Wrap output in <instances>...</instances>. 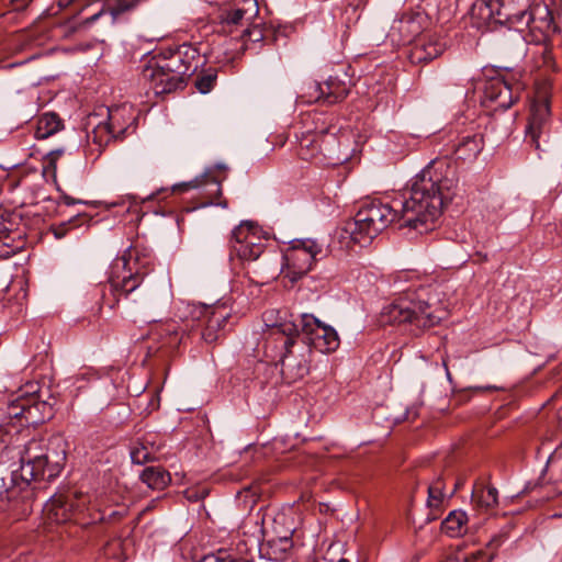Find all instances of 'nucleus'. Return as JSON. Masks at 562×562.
I'll return each mask as SVG.
<instances>
[{
	"mask_svg": "<svg viewBox=\"0 0 562 562\" xmlns=\"http://www.w3.org/2000/svg\"><path fill=\"white\" fill-rule=\"evenodd\" d=\"M457 186V166L448 158L434 159L416 176L409 198L400 202L401 212L380 200L364 202L341 228L340 238L367 246L397 218L419 233L431 231Z\"/></svg>",
	"mask_w": 562,
	"mask_h": 562,
	"instance_id": "obj_1",
	"label": "nucleus"
},
{
	"mask_svg": "<svg viewBox=\"0 0 562 562\" xmlns=\"http://www.w3.org/2000/svg\"><path fill=\"white\" fill-rule=\"evenodd\" d=\"M150 258L138 249L130 247L110 267L106 283L101 285L102 303L114 308L122 299L133 303L147 296L144 279L150 270Z\"/></svg>",
	"mask_w": 562,
	"mask_h": 562,
	"instance_id": "obj_2",
	"label": "nucleus"
},
{
	"mask_svg": "<svg viewBox=\"0 0 562 562\" xmlns=\"http://www.w3.org/2000/svg\"><path fill=\"white\" fill-rule=\"evenodd\" d=\"M446 316L440 301L431 297L428 289H419L412 296L400 297L385 306L380 322L383 325L409 323L417 329H425L438 325Z\"/></svg>",
	"mask_w": 562,
	"mask_h": 562,
	"instance_id": "obj_3",
	"label": "nucleus"
},
{
	"mask_svg": "<svg viewBox=\"0 0 562 562\" xmlns=\"http://www.w3.org/2000/svg\"><path fill=\"white\" fill-rule=\"evenodd\" d=\"M299 325L292 319L274 323L270 326L267 340L280 342L283 350L280 359L281 374L286 383H294L303 379L310 371V348L304 352L295 353L293 347L296 344Z\"/></svg>",
	"mask_w": 562,
	"mask_h": 562,
	"instance_id": "obj_4",
	"label": "nucleus"
},
{
	"mask_svg": "<svg viewBox=\"0 0 562 562\" xmlns=\"http://www.w3.org/2000/svg\"><path fill=\"white\" fill-rule=\"evenodd\" d=\"M303 342L323 353L335 351L340 344L337 331L312 314H302L294 321Z\"/></svg>",
	"mask_w": 562,
	"mask_h": 562,
	"instance_id": "obj_5",
	"label": "nucleus"
},
{
	"mask_svg": "<svg viewBox=\"0 0 562 562\" xmlns=\"http://www.w3.org/2000/svg\"><path fill=\"white\" fill-rule=\"evenodd\" d=\"M259 233V228L251 222L235 227L231 238V256L235 255L243 262L257 260L266 248Z\"/></svg>",
	"mask_w": 562,
	"mask_h": 562,
	"instance_id": "obj_6",
	"label": "nucleus"
},
{
	"mask_svg": "<svg viewBox=\"0 0 562 562\" xmlns=\"http://www.w3.org/2000/svg\"><path fill=\"white\" fill-rule=\"evenodd\" d=\"M550 105L547 99L536 100L530 108L526 127V142L538 151H546L550 144Z\"/></svg>",
	"mask_w": 562,
	"mask_h": 562,
	"instance_id": "obj_7",
	"label": "nucleus"
},
{
	"mask_svg": "<svg viewBox=\"0 0 562 562\" xmlns=\"http://www.w3.org/2000/svg\"><path fill=\"white\" fill-rule=\"evenodd\" d=\"M323 251L322 246L313 239L295 240L292 248L285 255L286 277L295 282L308 271Z\"/></svg>",
	"mask_w": 562,
	"mask_h": 562,
	"instance_id": "obj_8",
	"label": "nucleus"
},
{
	"mask_svg": "<svg viewBox=\"0 0 562 562\" xmlns=\"http://www.w3.org/2000/svg\"><path fill=\"white\" fill-rule=\"evenodd\" d=\"M192 319L198 322L196 327L201 328V338L212 344L225 331L231 313L225 305L196 306L191 312Z\"/></svg>",
	"mask_w": 562,
	"mask_h": 562,
	"instance_id": "obj_9",
	"label": "nucleus"
},
{
	"mask_svg": "<svg viewBox=\"0 0 562 562\" xmlns=\"http://www.w3.org/2000/svg\"><path fill=\"white\" fill-rule=\"evenodd\" d=\"M522 25L529 29L532 43H547L551 41L552 35L560 32V27L554 23L551 10L542 3L529 8Z\"/></svg>",
	"mask_w": 562,
	"mask_h": 562,
	"instance_id": "obj_10",
	"label": "nucleus"
},
{
	"mask_svg": "<svg viewBox=\"0 0 562 562\" xmlns=\"http://www.w3.org/2000/svg\"><path fill=\"white\" fill-rule=\"evenodd\" d=\"M46 443L43 439L32 438L20 452V477L22 482L30 484L43 477L42 460L45 454Z\"/></svg>",
	"mask_w": 562,
	"mask_h": 562,
	"instance_id": "obj_11",
	"label": "nucleus"
},
{
	"mask_svg": "<svg viewBox=\"0 0 562 562\" xmlns=\"http://www.w3.org/2000/svg\"><path fill=\"white\" fill-rule=\"evenodd\" d=\"M198 57V53L190 46L182 45L168 55L156 57L151 60L158 64V68L172 72L184 80L187 76L193 74L198 65L193 64V60Z\"/></svg>",
	"mask_w": 562,
	"mask_h": 562,
	"instance_id": "obj_12",
	"label": "nucleus"
},
{
	"mask_svg": "<svg viewBox=\"0 0 562 562\" xmlns=\"http://www.w3.org/2000/svg\"><path fill=\"white\" fill-rule=\"evenodd\" d=\"M67 442L61 436H54L46 442L45 454L42 460L43 477L52 481L59 475L66 464Z\"/></svg>",
	"mask_w": 562,
	"mask_h": 562,
	"instance_id": "obj_13",
	"label": "nucleus"
},
{
	"mask_svg": "<svg viewBox=\"0 0 562 562\" xmlns=\"http://www.w3.org/2000/svg\"><path fill=\"white\" fill-rule=\"evenodd\" d=\"M446 42L435 34H422L414 40L407 57L412 64H427L446 50Z\"/></svg>",
	"mask_w": 562,
	"mask_h": 562,
	"instance_id": "obj_14",
	"label": "nucleus"
},
{
	"mask_svg": "<svg viewBox=\"0 0 562 562\" xmlns=\"http://www.w3.org/2000/svg\"><path fill=\"white\" fill-rule=\"evenodd\" d=\"M423 16L417 14H403L400 19L394 20L387 36L393 43L409 44L419 37L423 32Z\"/></svg>",
	"mask_w": 562,
	"mask_h": 562,
	"instance_id": "obj_15",
	"label": "nucleus"
},
{
	"mask_svg": "<svg viewBox=\"0 0 562 562\" xmlns=\"http://www.w3.org/2000/svg\"><path fill=\"white\" fill-rule=\"evenodd\" d=\"M143 76L146 80L150 81L155 94L171 93L183 89L186 85V80L172 72L158 68V64L153 61L144 69Z\"/></svg>",
	"mask_w": 562,
	"mask_h": 562,
	"instance_id": "obj_16",
	"label": "nucleus"
},
{
	"mask_svg": "<svg viewBox=\"0 0 562 562\" xmlns=\"http://www.w3.org/2000/svg\"><path fill=\"white\" fill-rule=\"evenodd\" d=\"M317 134L319 155L324 157L326 164L340 165L350 158L347 150H341V142L335 133L329 132V130H322Z\"/></svg>",
	"mask_w": 562,
	"mask_h": 562,
	"instance_id": "obj_17",
	"label": "nucleus"
},
{
	"mask_svg": "<svg viewBox=\"0 0 562 562\" xmlns=\"http://www.w3.org/2000/svg\"><path fill=\"white\" fill-rule=\"evenodd\" d=\"M529 8L527 2L519 5L518 0H497L496 22L501 25L522 26Z\"/></svg>",
	"mask_w": 562,
	"mask_h": 562,
	"instance_id": "obj_18",
	"label": "nucleus"
},
{
	"mask_svg": "<svg viewBox=\"0 0 562 562\" xmlns=\"http://www.w3.org/2000/svg\"><path fill=\"white\" fill-rule=\"evenodd\" d=\"M311 88L315 89V98H323L327 105L342 101L349 93L347 83L331 76L324 83L314 82Z\"/></svg>",
	"mask_w": 562,
	"mask_h": 562,
	"instance_id": "obj_19",
	"label": "nucleus"
},
{
	"mask_svg": "<svg viewBox=\"0 0 562 562\" xmlns=\"http://www.w3.org/2000/svg\"><path fill=\"white\" fill-rule=\"evenodd\" d=\"M485 98L497 104V108L507 110L518 99V93L514 92L513 87L504 79H494L485 86Z\"/></svg>",
	"mask_w": 562,
	"mask_h": 562,
	"instance_id": "obj_20",
	"label": "nucleus"
},
{
	"mask_svg": "<svg viewBox=\"0 0 562 562\" xmlns=\"http://www.w3.org/2000/svg\"><path fill=\"white\" fill-rule=\"evenodd\" d=\"M76 506L68 495H54L45 504L44 513L46 518L56 524H64L71 519Z\"/></svg>",
	"mask_w": 562,
	"mask_h": 562,
	"instance_id": "obj_21",
	"label": "nucleus"
},
{
	"mask_svg": "<svg viewBox=\"0 0 562 562\" xmlns=\"http://www.w3.org/2000/svg\"><path fill=\"white\" fill-rule=\"evenodd\" d=\"M293 548L292 531H285L279 538H263L259 552L272 561H283Z\"/></svg>",
	"mask_w": 562,
	"mask_h": 562,
	"instance_id": "obj_22",
	"label": "nucleus"
},
{
	"mask_svg": "<svg viewBox=\"0 0 562 562\" xmlns=\"http://www.w3.org/2000/svg\"><path fill=\"white\" fill-rule=\"evenodd\" d=\"M484 147L483 136L480 133L462 136L454 146L457 159L473 160Z\"/></svg>",
	"mask_w": 562,
	"mask_h": 562,
	"instance_id": "obj_23",
	"label": "nucleus"
},
{
	"mask_svg": "<svg viewBox=\"0 0 562 562\" xmlns=\"http://www.w3.org/2000/svg\"><path fill=\"white\" fill-rule=\"evenodd\" d=\"M497 0H474L471 5V18L477 26L498 24L496 22Z\"/></svg>",
	"mask_w": 562,
	"mask_h": 562,
	"instance_id": "obj_24",
	"label": "nucleus"
},
{
	"mask_svg": "<svg viewBox=\"0 0 562 562\" xmlns=\"http://www.w3.org/2000/svg\"><path fill=\"white\" fill-rule=\"evenodd\" d=\"M15 224L10 212L0 210V259L10 258L15 254V249L8 241Z\"/></svg>",
	"mask_w": 562,
	"mask_h": 562,
	"instance_id": "obj_25",
	"label": "nucleus"
},
{
	"mask_svg": "<svg viewBox=\"0 0 562 562\" xmlns=\"http://www.w3.org/2000/svg\"><path fill=\"white\" fill-rule=\"evenodd\" d=\"M472 503L480 509H493L498 504V491L492 485L476 484L472 492Z\"/></svg>",
	"mask_w": 562,
	"mask_h": 562,
	"instance_id": "obj_26",
	"label": "nucleus"
},
{
	"mask_svg": "<svg viewBox=\"0 0 562 562\" xmlns=\"http://www.w3.org/2000/svg\"><path fill=\"white\" fill-rule=\"evenodd\" d=\"M140 480L149 488L162 491L171 482V475L161 467H147L140 474Z\"/></svg>",
	"mask_w": 562,
	"mask_h": 562,
	"instance_id": "obj_27",
	"label": "nucleus"
},
{
	"mask_svg": "<svg viewBox=\"0 0 562 562\" xmlns=\"http://www.w3.org/2000/svg\"><path fill=\"white\" fill-rule=\"evenodd\" d=\"M10 417H23L27 423L40 424L42 423V417L40 415V411L36 407L35 401L30 403V401H16L13 402L9 406L8 412Z\"/></svg>",
	"mask_w": 562,
	"mask_h": 562,
	"instance_id": "obj_28",
	"label": "nucleus"
},
{
	"mask_svg": "<svg viewBox=\"0 0 562 562\" xmlns=\"http://www.w3.org/2000/svg\"><path fill=\"white\" fill-rule=\"evenodd\" d=\"M23 485H27L22 482L20 477V468L10 470L4 463L0 464V499L4 496L10 498L9 494L14 487L23 488Z\"/></svg>",
	"mask_w": 562,
	"mask_h": 562,
	"instance_id": "obj_29",
	"label": "nucleus"
},
{
	"mask_svg": "<svg viewBox=\"0 0 562 562\" xmlns=\"http://www.w3.org/2000/svg\"><path fill=\"white\" fill-rule=\"evenodd\" d=\"M244 2L247 5L246 8L221 13L220 19L224 26L239 24L246 14H249L248 19L258 14L259 8L257 0H244Z\"/></svg>",
	"mask_w": 562,
	"mask_h": 562,
	"instance_id": "obj_30",
	"label": "nucleus"
},
{
	"mask_svg": "<svg viewBox=\"0 0 562 562\" xmlns=\"http://www.w3.org/2000/svg\"><path fill=\"white\" fill-rule=\"evenodd\" d=\"M63 127V121L56 113H44L37 121L35 136L38 139H45L60 131Z\"/></svg>",
	"mask_w": 562,
	"mask_h": 562,
	"instance_id": "obj_31",
	"label": "nucleus"
},
{
	"mask_svg": "<svg viewBox=\"0 0 562 562\" xmlns=\"http://www.w3.org/2000/svg\"><path fill=\"white\" fill-rule=\"evenodd\" d=\"M318 134L306 133L304 134L300 140L297 146V155L303 160H314L319 157V147H318Z\"/></svg>",
	"mask_w": 562,
	"mask_h": 562,
	"instance_id": "obj_32",
	"label": "nucleus"
},
{
	"mask_svg": "<svg viewBox=\"0 0 562 562\" xmlns=\"http://www.w3.org/2000/svg\"><path fill=\"white\" fill-rule=\"evenodd\" d=\"M468 521L463 510H452L441 524V530L450 537H459L465 530Z\"/></svg>",
	"mask_w": 562,
	"mask_h": 562,
	"instance_id": "obj_33",
	"label": "nucleus"
},
{
	"mask_svg": "<svg viewBox=\"0 0 562 562\" xmlns=\"http://www.w3.org/2000/svg\"><path fill=\"white\" fill-rule=\"evenodd\" d=\"M535 44L538 46V49L533 53L536 67L555 71L557 64L552 54V41Z\"/></svg>",
	"mask_w": 562,
	"mask_h": 562,
	"instance_id": "obj_34",
	"label": "nucleus"
},
{
	"mask_svg": "<svg viewBox=\"0 0 562 562\" xmlns=\"http://www.w3.org/2000/svg\"><path fill=\"white\" fill-rule=\"evenodd\" d=\"M124 108L120 109H112L109 110V122L105 126L101 127L99 126V131H106L112 137H119L120 135L124 134L126 131V127L120 123V119L123 116Z\"/></svg>",
	"mask_w": 562,
	"mask_h": 562,
	"instance_id": "obj_35",
	"label": "nucleus"
},
{
	"mask_svg": "<svg viewBox=\"0 0 562 562\" xmlns=\"http://www.w3.org/2000/svg\"><path fill=\"white\" fill-rule=\"evenodd\" d=\"M286 520H288V518L284 514H278L272 519L271 530H269L265 527L261 529L262 538H279L280 539L281 535H283V532H285V531H292V533H293L294 529L291 526H286Z\"/></svg>",
	"mask_w": 562,
	"mask_h": 562,
	"instance_id": "obj_36",
	"label": "nucleus"
},
{
	"mask_svg": "<svg viewBox=\"0 0 562 562\" xmlns=\"http://www.w3.org/2000/svg\"><path fill=\"white\" fill-rule=\"evenodd\" d=\"M443 488L445 484L441 477H438L434 483H431L428 486L427 506L429 508L437 509L440 507L445 498Z\"/></svg>",
	"mask_w": 562,
	"mask_h": 562,
	"instance_id": "obj_37",
	"label": "nucleus"
},
{
	"mask_svg": "<svg viewBox=\"0 0 562 562\" xmlns=\"http://www.w3.org/2000/svg\"><path fill=\"white\" fill-rule=\"evenodd\" d=\"M131 459H132L133 463H136V464H144V463L153 460L150 452L148 451L147 447H145L144 445L134 447L131 450Z\"/></svg>",
	"mask_w": 562,
	"mask_h": 562,
	"instance_id": "obj_38",
	"label": "nucleus"
},
{
	"mask_svg": "<svg viewBox=\"0 0 562 562\" xmlns=\"http://www.w3.org/2000/svg\"><path fill=\"white\" fill-rule=\"evenodd\" d=\"M216 76L209 74L196 79L195 87L201 93H207L212 90Z\"/></svg>",
	"mask_w": 562,
	"mask_h": 562,
	"instance_id": "obj_39",
	"label": "nucleus"
},
{
	"mask_svg": "<svg viewBox=\"0 0 562 562\" xmlns=\"http://www.w3.org/2000/svg\"><path fill=\"white\" fill-rule=\"evenodd\" d=\"M200 562H252L251 560L244 559V558H233L228 554H209L202 558Z\"/></svg>",
	"mask_w": 562,
	"mask_h": 562,
	"instance_id": "obj_40",
	"label": "nucleus"
},
{
	"mask_svg": "<svg viewBox=\"0 0 562 562\" xmlns=\"http://www.w3.org/2000/svg\"><path fill=\"white\" fill-rule=\"evenodd\" d=\"M243 37L252 43L261 42L265 38L263 30L260 25H254L252 27L244 30Z\"/></svg>",
	"mask_w": 562,
	"mask_h": 562,
	"instance_id": "obj_41",
	"label": "nucleus"
},
{
	"mask_svg": "<svg viewBox=\"0 0 562 562\" xmlns=\"http://www.w3.org/2000/svg\"><path fill=\"white\" fill-rule=\"evenodd\" d=\"M207 179H209V176L207 175H203L202 179L196 178V179L188 181V182H182V183L175 184L172 187V190L173 191H187V190H190V189H196L201 184L206 183Z\"/></svg>",
	"mask_w": 562,
	"mask_h": 562,
	"instance_id": "obj_42",
	"label": "nucleus"
},
{
	"mask_svg": "<svg viewBox=\"0 0 562 562\" xmlns=\"http://www.w3.org/2000/svg\"><path fill=\"white\" fill-rule=\"evenodd\" d=\"M509 42L513 44V49L516 50L518 55L524 54L526 42L520 32H518V31L510 32Z\"/></svg>",
	"mask_w": 562,
	"mask_h": 562,
	"instance_id": "obj_43",
	"label": "nucleus"
},
{
	"mask_svg": "<svg viewBox=\"0 0 562 562\" xmlns=\"http://www.w3.org/2000/svg\"><path fill=\"white\" fill-rule=\"evenodd\" d=\"M215 188H216V198L215 199H212L207 202H204L202 205L203 206H209V205H217V206H221L223 209H226L228 203L226 200H218V198L222 196V189H221V183L220 181H217L216 179H213L212 178V182H211Z\"/></svg>",
	"mask_w": 562,
	"mask_h": 562,
	"instance_id": "obj_44",
	"label": "nucleus"
},
{
	"mask_svg": "<svg viewBox=\"0 0 562 562\" xmlns=\"http://www.w3.org/2000/svg\"><path fill=\"white\" fill-rule=\"evenodd\" d=\"M35 403H36V407L40 411V415L42 417V423L50 419L54 416L53 404H50L46 401H38V400H36Z\"/></svg>",
	"mask_w": 562,
	"mask_h": 562,
	"instance_id": "obj_45",
	"label": "nucleus"
},
{
	"mask_svg": "<svg viewBox=\"0 0 562 562\" xmlns=\"http://www.w3.org/2000/svg\"><path fill=\"white\" fill-rule=\"evenodd\" d=\"M77 217H74L72 220H70L69 222H66V223H61L60 225L56 226L53 228V234L55 236V238L57 239H61L64 238L67 233H68V227H69V224L74 221H76Z\"/></svg>",
	"mask_w": 562,
	"mask_h": 562,
	"instance_id": "obj_46",
	"label": "nucleus"
},
{
	"mask_svg": "<svg viewBox=\"0 0 562 562\" xmlns=\"http://www.w3.org/2000/svg\"><path fill=\"white\" fill-rule=\"evenodd\" d=\"M314 82L308 83V86L305 88L304 94L301 95V98L305 99V102L312 103V102H322L324 103L323 98H315V89H312L311 86Z\"/></svg>",
	"mask_w": 562,
	"mask_h": 562,
	"instance_id": "obj_47",
	"label": "nucleus"
},
{
	"mask_svg": "<svg viewBox=\"0 0 562 562\" xmlns=\"http://www.w3.org/2000/svg\"><path fill=\"white\" fill-rule=\"evenodd\" d=\"M11 439L12 436L10 431L5 427L0 426V450L7 449Z\"/></svg>",
	"mask_w": 562,
	"mask_h": 562,
	"instance_id": "obj_48",
	"label": "nucleus"
},
{
	"mask_svg": "<svg viewBox=\"0 0 562 562\" xmlns=\"http://www.w3.org/2000/svg\"><path fill=\"white\" fill-rule=\"evenodd\" d=\"M127 513H128V509L125 506H123L116 510H112L111 513H109V515L105 519L108 521H116V520H120L121 518L125 517L127 515Z\"/></svg>",
	"mask_w": 562,
	"mask_h": 562,
	"instance_id": "obj_49",
	"label": "nucleus"
},
{
	"mask_svg": "<svg viewBox=\"0 0 562 562\" xmlns=\"http://www.w3.org/2000/svg\"><path fill=\"white\" fill-rule=\"evenodd\" d=\"M64 154L63 148L50 150L46 155V159L48 160V164L50 167L55 168L56 160Z\"/></svg>",
	"mask_w": 562,
	"mask_h": 562,
	"instance_id": "obj_50",
	"label": "nucleus"
},
{
	"mask_svg": "<svg viewBox=\"0 0 562 562\" xmlns=\"http://www.w3.org/2000/svg\"><path fill=\"white\" fill-rule=\"evenodd\" d=\"M104 12H105V10H104V9L100 10L98 13H95V14H93V15H91V16L87 18V19L82 22V24H83V25H90V24L94 23V22H95V21H97V20H98V19H99V18H100Z\"/></svg>",
	"mask_w": 562,
	"mask_h": 562,
	"instance_id": "obj_51",
	"label": "nucleus"
},
{
	"mask_svg": "<svg viewBox=\"0 0 562 562\" xmlns=\"http://www.w3.org/2000/svg\"><path fill=\"white\" fill-rule=\"evenodd\" d=\"M104 12H105V10H104V9L100 10L98 13H95V14H93V15H91V16L87 18V19L82 22V24H83V25H90V24L94 23V22H95V21H97V20H98V19H99V18H100Z\"/></svg>",
	"mask_w": 562,
	"mask_h": 562,
	"instance_id": "obj_52",
	"label": "nucleus"
},
{
	"mask_svg": "<svg viewBox=\"0 0 562 562\" xmlns=\"http://www.w3.org/2000/svg\"><path fill=\"white\" fill-rule=\"evenodd\" d=\"M61 200L65 204L67 205H72V204H76V203H87L85 201H81V200H75L74 198H71L70 195H67V194H63L61 195Z\"/></svg>",
	"mask_w": 562,
	"mask_h": 562,
	"instance_id": "obj_53",
	"label": "nucleus"
},
{
	"mask_svg": "<svg viewBox=\"0 0 562 562\" xmlns=\"http://www.w3.org/2000/svg\"><path fill=\"white\" fill-rule=\"evenodd\" d=\"M166 331H167V333H168V335H169V341H168V344H169V345H172V346H176V345L178 344V341H177V333H176V330L170 329V328H167V329H166Z\"/></svg>",
	"mask_w": 562,
	"mask_h": 562,
	"instance_id": "obj_54",
	"label": "nucleus"
},
{
	"mask_svg": "<svg viewBox=\"0 0 562 562\" xmlns=\"http://www.w3.org/2000/svg\"><path fill=\"white\" fill-rule=\"evenodd\" d=\"M480 558H485V560H484L483 562H491V560H492V558H493V557H492V555L486 557V554H485L484 552H482V551H477L476 553H473V554H472V558H471V559H472L473 561H475V560H479Z\"/></svg>",
	"mask_w": 562,
	"mask_h": 562,
	"instance_id": "obj_55",
	"label": "nucleus"
},
{
	"mask_svg": "<svg viewBox=\"0 0 562 562\" xmlns=\"http://www.w3.org/2000/svg\"><path fill=\"white\" fill-rule=\"evenodd\" d=\"M443 366H445V368H446L447 375L449 376V375H450V372L448 371V368H447V363H446V361H443Z\"/></svg>",
	"mask_w": 562,
	"mask_h": 562,
	"instance_id": "obj_56",
	"label": "nucleus"
},
{
	"mask_svg": "<svg viewBox=\"0 0 562 562\" xmlns=\"http://www.w3.org/2000/svg\"><path fill=\"white\" fill-rule=\"evenodd\" d=\"M338 562H349V560L342 558Z\"/></svg>",
	"mask_w": 562,
	"mask_h": 562,
	"instance_id": "obj_57",
	"label": "nucleus"
},
{
	"mask_svg": "<svg viewBox=\"0 0 562 562\" xmlns=\"http://www.w3.org/2000/svg\"><path fill=\"white\" fill-rule=\"evenodd\" d=\"M460 485H461V483H459V482H458V483L456 484V488H454V491H456L457 488H459V487H460Z\"/></svg>",
	"mask_w": 562,
	"mask_h": 562,
	"instance_id": "obj_58",
	"label": "nucleus"
}]
</instances>
